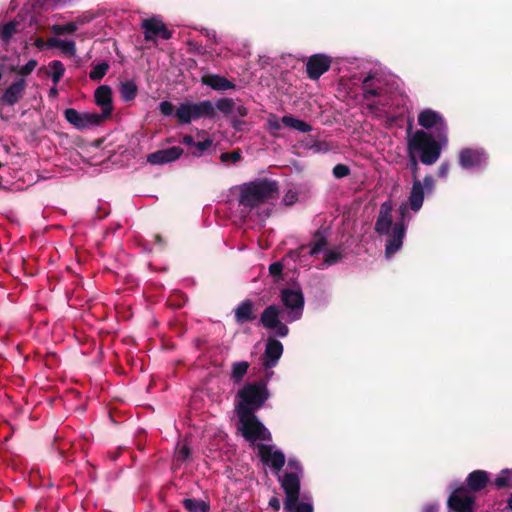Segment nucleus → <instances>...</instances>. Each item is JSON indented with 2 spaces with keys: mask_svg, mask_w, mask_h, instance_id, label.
<instances>
[{
  "mask_svg": "<svg viewBox=\"0 0 512 512\" xmlns=\"http://www.w3.org/2000/svg\"><path fill=\"white\" fill-rule=\"evenodd\" d=\"M418 123L426 129L434 128L439 134H445L446 124L439 113L431 109H426L420 112L418 116Z\"/></svg>",
  "mask_w": 512,
  "mask_h": 512,
  "instance_id": "dca6fc26",
  "label": "nucleus"
},
{
  "mask_svg": "<svg viewBox=\"0 0 512 512\" xmlns=\"http://www.w3.org/2000/svg\"><path fill=\"white\" fill-rule=\"evenodd\" d=\"M283 270V265L280 262H274L269 266V272L273 276H278Z\"/></svg>",
  "mask_w": 512,
  "mask_h": 512,
  "instance_id": "49530a36",
  "label": "nucleus"
},
{
  "mask_svg": "<svg viewBox=\"0 0 512 512\" xmlns=\"http://www.w3.org/2000/svg\"><path fill=\"white\" fill-rule=\"evenodd\" d=\"M474 498L465 488H459L452 492L448 499V506L456 512H472Z\"/></svg>",
  "mask_w": 512,
  "mask_h": 512,
  "instance_id": "4468645a",
  "label": "nucleus"
},
{
  "mask_svg": "<svg viewBox=\"0 0 512 512\" xmlns=\"http://www.w3.org/2000/svg\"><path fill=\"white\" fill-rule=\"evenodd\" d=\"M182 143H184L186 145H195V142H194L192 136H189V135H185L182 138Z\"/></svg>",
  "mask_w": 512,
  "mask_h": 512,
  "instance_id": "603ef678",
  "label": "nucleus"
},
{
  "mask_svg": "<svg viewBox=\"0 0 512 512\" xmlns=\"http://www.w3.org/2000/svg\"><path fill=\"white\" fill-rule=\"evenodd\" d=\"M268 392L265 384H248L244 386L239 392V403L236 406L237 415H241L242 409L246 412L254 413L260 408L268 398Z\"/></svg>",
  "mask_w": 512,
  "mask_h": 512,
  "instance_id": "423d86ee",
  "label": "nucleus"
},
{
  "mask_svg": "<svg viewBox=\"0 0 512 512\" xmlns=\"http://www.w3.org/2000/svg\"><path fill=\"white\" fill-rule=\"evenodd\" d=\"M301 468L296 461H289L287 471L279 481L286 494L284 509L287 512H313V505L310 501L298 502L300 492Z\"/></svg>",
  "mask_w": 512,
  "mask_h": 512,
  "instance_id": "f03ea898",
  "label": "nucleus"
},
{
  "mask_svg": "<svg viewBox=\"0 0 512 512\" xmlns=\"http://www.w3.org/2000/svg\"><path fill=\"white\" fill-rule=\"evenodd\" d=\"M238 111H239V114H240L241 116H246V115H247V113H248V111H247V109H246L245 107H239V108H238Z\"/></svg>",
  "mask_w": 512,
  "mask_h": 512,
  "instance_id": "5fc2aeb1",
  "label": "nucleus"
},
{
  "mask_svg": "<svg viewBox=\"0 0 512 512\" xmlns=\"http://www.w3.org/2000/svg\"><path fill=\"white\" fill-rule=\"evenodd\" d=\"M446 142V134H438V140H435L427 132L418 130L408 139V152L409 155H418L423 164L432 165L439 159L441 146Z\"/></svg>",
  "mask_w": 512,
  "mask_h": 512,
  "instance_id": "7ed1b4c3",
  "label": "nucleus"
},
{
  "mask_svg": "<svg viewBox=\"0 0 512 512\" xmlns=\"http://www.w3.org/2000/svg\"><path fill=\"white\" fill-rule=\"evenodd\" d=\"M252 313L253 304L250 301H244L237 307L235 317L238 322H245L254 318Z\"/></svg>",
  "mask_w": 512,
  "mask_h": 512,
  "instance_id": "cd10ccee",
  "label": "nucleus"
},
{
  "mask_svg": "<svg viewBox=\"0 0 512 512\" xmlns=\"http://www.w3.org/2000/svg\"><path fill=\"white\" fill-rule=\"evenodd\" d=\"M508 506L510 509H512V495L509 497Z\"/></svg>",
  "mask_w": 512,
  "mask_h": 512,
  "instance_id": "13d9d810",
  "label": "nucleus"
},
{
  "mask_svg": "<svg viewBox=\"0 0 512 512\" xmlns=\"http://www.w3.org/2000/svg\"><path fill=\"white\" fill-rule=\"evenodd\" d=\"M216 106H217L218 110H220L224 113H229L232 110L233 101L231 99H223V100H220Z\"/></svg>",
  "mask_w": 512,
  "mask_h": 512,
  "instance_id": "37998d69",
  "label": "nucleus"
},
{
  "mask_svg": "<svg viewBox=\"0 0 512 512\" xmlns=\"http://www.w3.org/2000/svg\"><path fill=\"white\" fill-rule=\"evenodd\" d=\"M50 94H51V95H54V96H55V95H57V89H56V86H55V85H54V87H53V88H51V90H50Z\"/></svg>",
  "mask_w": 512,
  "mask_h": 512,
  "instance_id": "4d7b16f0",
  "label": "nucleus"
},
{
  "mask_svg": "<svg viewBox=\"0 0 512 512\" xmlns=\"http://www.w3.org/2000/svg\"><path fill=\"white\" fill-rule=\"evenodd\" d=\"M18 24L16 22H9L5 24L1 30V38L3 41L8 42L13 34L17 32Z\"/></svg>",
  "mask_w": 512,
  "mask_h": 512,
  "instance_id": "c9c22d12",
  "label": "nucleus"
},
{
  "mask_svg": "<svg viewBox=\"0 0 512 512\" xmlns=\"http://www.w3.org/2000/svg\"><path fill=\"white\" fill-rule=\"evenodd\" d=\"M37 65H38L37 61L34 59H31L23 66L12 67L11 71L15 72L16 74L21 75V76H28L35 70Z\"/></svg>",
  "mask_w": 512,
  "mask_h": 512,
  "instance_id": "2f4dec72",
  "label": "nucleus"
},
{
  "mask_svg": "<svg viewBox=\"0 0 512 512\" xmlns=\"http://www.w3.org/2000/svg\"><path fill=\"white\" fill-rule=\"evenodd\" d=\"M249 364L246 361L236 362L232 367V378L235 381H240L242 377L247 373Z\"/></svg>",
  "mask_w": 512,
  "mask_h": 512,
  "instance_id": "473e14b6",
  "label": "nucleus"
},
{
  "mask_svg": "<svg viewBox=\"0 0 512 512\" xmlns=\"http://www.w3.org/2000/svg\"><path fill=\"white\" fill-rule=\"evenodd\" d=\"M409 156H410V160H411V163H412V167H413L414 173L416 174V171H417V168H418V163H417V160H416V155H409Z\"/></svg>",
  "mask_w": 512,
  "mask_h": 512,
  "instance_id": "864d4df0",
  "label": "nucleus"
},
{
  "mask_svg": "<svg viewBox=\"0 0 512 512\" xmlns=\"http://www.w3.org/2000/svg\"><path fill=\"white\" fill-rule=\"evenodd\" d=\"M325 245H326V241L324 238L321 237V238L317 239L314 242L313 246L310 248L309 254L316 255V254L320 253L324 249Z\"/></svg>",
  "mask_w": 512,
  "mask_h": 512,
  "instance_id": "79ce46f5",
  "label": "nucleus"
},
{
  "mask_svg": "<svg viewBox=\"0 0 512 512\" xmlns=\"http://www.w3.org/2000/svg\"><path fill=\"white\" fill-rule=\"evenodd\" d=\"M392 94L391 87L386 86L384 88L380 85L379 80H373L371 85L368 79L364 81V97L369 101L371 107L378 108V106H387Z\"/></svg>",
  "mask_w": 512,
  "mask_h": 512,
  "instance_id": "9d476101",
  "label": "nucleus"
},
{
  "mask_svg": "<svg viewBox=\"0 0 512 512\" xmlns=\"http://www.w3.org/2000/svg\"><path fill=\"white\" fill-rule=\"evenodd\" d=\"M485 160V154L480 150L465 149L460 153V164L463 168L479 167Z\"/></svg>",
  "mask_w": 512,
  "mask_h": 512,
  "instance_id": "4be33fe9",
  "label": "nucleus"
},
{
  "mask_svg": "<svg viewBox=\"0 0 512 512\" xmlns=\"http://www.w3.org/2000/svg\"><path fill=\"white\" fill-rule=\"evenodd\" d=\"M488 482V474L482 470L472 472L467 479L468 486L472 491L483 489Z\"/></svg>",
  "mask_w": 512,
  "mask_h": 512,
  "instance_id": "393cba45",
  "label": "nucleus"
},
{
  "mask_svg": "<svg viewBox=\"0 0 512 512\" xmlns=\"http://www.w3.org/2000/svg\"><path fill=\"white\" fill-rule=\"evenodd\" d=\"M283 353V345L280 341L269 338L266 343L263 366L266 369L274 367Z\"/></svg>",
  "mask_w": 512,
  "mask_h": 512,
  "instance_id": "aec40b11",
  "label": "nucleus"
},
{
  "mask_svg": "<svg viewBox=\"0 0 512 512\" xmlns=\"http://www.w3.org/2000/svg\"><path fill=\"white\" fill-rule=\"evenodd\" d=\"M34 45H35L38 49L42 50V49H44V47H47V41H46V42H44L42 38H37V39L35 40V42H34Z\"/></svg>",
  "mask_w": 512,
  "mask_h": 512,
  "instance_id": "8fccbe9b",
  "label": "nucleus"
},
{
  "mask_svg": "<svg viewBox=\"0 0 512 512\" xmlns=\"http://www.w3.org/2000/svg\"><path fill=\"white\" fill-rule=\"evenodd\" d=\"M95 104L101 109V116L108 120L114 110L112 89L107 85L99 86L94 92Z\"/></svg>",
  "mask_w": 512,
  "mask_h": 512,
  "instance_id": "2eb2a0df",
  "label": "nucleus"
},
{
  "mask_svg": "<svg viewBox=\"0 0 512 512\" xmlns=\"http://www.w3.org/2000/svg\"><path fill=\"white\" fill-rule=\"evenodd\" d=\"M93 19V15L91 13H84L78 16L75 21L78 24V27L90 22Z\"/></svg>",
  "mask_w": 512,
  "mask_h": 512,
  "instance_id": "a18cd8bd",
  "label": "nucleus"
},
{
  "mask_svg": "<svg viewBox=\"0 0 512 512\" xmlns=\"http://www.w3.org/2000/svg\"><path fill=\"white\" fill-rule=\"evenodd\" d=\"M109 69V65L105 62L100 63L92 68L89 73V77L91 80H100L102 79Z\"/></svg>",
  "mask_w": 512,
  "mask_h": 512,
  "instance_id": "f704fd0d",
  "label": "nucleus"
},
{
  "mask_svg": "<svg viewBox=\"0 0 512 512\" xmlns=\"http://www.w3.org/2000/svg\"><path fill=\"white\" fill-rule=\"evenodd\" d=\"M280 309L275 305L268 306L261 315L262 325L273 331L279 337H285L288 334V327L280 321Z\"/></svg>",
  "mask_w": 512,
  "mask_h": 512,
  "instance_id": "f8f14e48",
  "label": "nucleus"
},
{
  "mask_svg": "<svg viewBox=\"0 0 512 512\" xmlns=\"http://www.w3.org/2000/svg\"><path fill=\"white\" fill-rule=\"evenodd\" d=\"M243 437L257 448V444L270 442L271 434L268 429L257 419L254 413L242 409L238 415Z\"/></svg>",
  "mask_w": 512,
  "mask_h": 512,
  "instance_id": "39448f33",
  "label": "nucleus"
},
{
  "mask_svg": "<svg viewBox=\"0 0 512 512\" xmlns=\"http://www.w3.org/2000/svg\"><path fill=\"white\" fill-rule=\"evenodd\" d=\"M78 24L76 21H71L66 24H55L51 27V32L55 35L72 34L78 30Z\"/></svg>",
  "mask_w": 512,
  "mask_h": 512,
  "instance_id": "7c9ffc66",
  "label": "nucleus"
},
{
  "mask_svg": "<svg viewBox=\"0 0 512 512\" xmlns=\"http://www.w3.org/2000/svg\"><path fill=\"white\" fill-rule=\"evenodd\" d=\"M183 505L189 512H209V505L203 500L185 499Z\"/></svg>",
  "mask_w": 512,
  "mask_h": 512,
  "instance_id": "c85d7f7f",
  "label": "nucleus"
},
{
  "mask_svg": "<svg viewBox=\"0 0 512 512\" xmlns=\"http://www.w3.org/2000/svg\"><path fill=\"white\" fill-rule=\"evenodd\" d=\"M393 205L391 201L382 203L375 224V230L382 235H388L385 254L387 258L394 255L403 244L406 228L402 222L392 224Z\"/></svg>",
  "mask_w": 512,
  "mask_h": 512,
  "instance_id": "f257e3e1",
  "label": "nucleus"
},
{
  "mask_svg": "<svg viewBox=\"0 0 512 512\" xmlns=\"http://www.w3.org/2000/svg\"><path fill=\"white\" fill-rule=\"evenodd\" d=\"M183 153L180 147H171L151 153L147 157V161L153 165L166 164L177 160Z\"/></svg>",
  "mask_w": 512,
  "mask_h": 512,
  "instance_id": "412c9836",
  "label": "nucleus"
},
{
  "mask_svg": "<svg viewBox=\"0 0 512 512\" xmlns=\"http://www.w3.org/2000/svg\"><path fill=\"white\" fill-rule=\"evenodd\" d=\"M341 255L336 250L325 251L324 261L327 265L334 264L340 259Z\"/></svg>",
  "mask_w": 512,
  "mask_h": 512,
  "instance_id": "ea45409f",
  "label": "nucleus"
},
{
  "mask_svg": "<svg viewBox=\"0 0 512 512\" xmlns=\"http://www.w3.org/2000/svg\"><path fill=\"white\" fill-rule=\"evenodd\" d=\"M26 87L27 81L24 78L16 79L5 89L2 102L9 106L16 104L24 95Z\"/></svg>",
  "mask_w": 512,
  "mask_h": 512,
  "instance_id": "a211bd4d",
  "label": "nucleus"
},
{
  "mask_svg": "<svg viewBox=\"0 0 512 512\" xmlns=\"http://www.w3.org/2000/svg\"><path fill=\"white\" fill-rule=\"evenodd\" d=\"M119 91L121 98L128 102L135 99L137 96L138 88L134 81L128 80L121 83Z\"/></svg>",
  "mask_w": 512,
  "mask_h": 512,
  "instance_id": "bb28decb",
  "label": "nucleus"
},
{
  "mask_svg": "<svg viewBox=\"0 0 512 512\" xmlns=\"http://www.w3.org/2000/svg\"><path fill=\"white\" fill-rule=\"evenodd\" d=\"M159 109L164 116H170L173 114L174 111L173 105L168 101L161 102L159 105Z\"/></svg>",
  "mask_w": 512,
  "mask_h": 512,
  "instance_id": "c03bdc74",
  "label": "nucleus"
},
{
  "mask_svg": "<svg viewBox=\"0 0 512 512\" xmlns=\"http://www.w3.org/2000/svg\"><path fill=\"white\" fill-rule=\"evenodd\" d=\"M201 81L204 85H207L217 91H225L234 88V84L232 82L219 75H204Z\"/></svg>",
  "mask_w": 512,
  "mask_h": 512,
  "instance_id": "5701e85b",
  "label": "nucleus"
},
{
  "mask_svg": "<svg viewBox=\"0 0 512 512\" xmlns=\"http://www.w3.org/2000/svg\"><path fill=\"white\" fill-rule=\"evenodd\" d=\"M349 173H350L349 168L344 164H337L333 168V174L336 178H343V177L349 175Z\"/></svg>",
  "mask_w": 512,
  "mask_h": 512,
  "instance_id": "a19ab883",
  "label": "nucleus"
},
{
  "mask_svg": "<svg viewBox=\"0 0 512 512\" xmlns=\"http://www.w3.org/2000/svg\"><path fill=\"white\" fill-rule=\"evenodd\" d=\"M221 161L222 162H232V163H236L237 161L240 160L241 158V153L239 151H233V152H228V153H222L221 156Z\"/></svg>",
  "mask_w": 512,
  "mask_h": 512,
  "instance_id": "58836bf2",
  "label": "nucleus"
},
{
  "mask_svg": "<svg viewBox=\"0 0 512 512\" xmlns=\"http://www.w3.org/2000/svg\"><path fill=\"white\" fill-rule=\"evenodd\" d=\"M281 122L283 125L292 128L294 130H297L299 132L307 133L312 130V127L307 122L297 119L291 115H286L281 118Z\"/></svg>",
  "mask_w": 512,
  "mask_h": 512,
  "instance_id": "a878e982",
  "label": "nucleus"
},
{
  "mask_svg": "<svg viewBox=\"0 0 512 512\" xmlns=\"http://www.w3.org/2000/svg\"><path fill=\"white\" fill-rule=\"evenodd\" d=\"M190 455V448L185 440L179 441L175 451L177 461H185Z\"/></svg>",
  "mask_w": 512,
  "mask_h": 512,
  "instance_id": "72a5a7b5",
  "label": "nucleus"
},
{
  "mask_svg": "<svg viewBox=\"0 0 512 512\" xmlns=\"http://www.w3.org/2000/svg\"><path fill=\"white\" fill-rule=\"evenodd\" d=\"M257 453L261 462L271 468L276 474L285 464V456L282 451L277 449L274 445L259 443L257 444Z\"/></svg>",
  "mask_w": 512,
  "mask_h": 512,
  "instance_id": "9b49d317",
  "label": "nucleus"
},
{
  "mask_svg": "<svg viewBox=\"0 0 512 512\" xmlns=\"http://www.w3.org/2000/svg\"><path fill=\"white\" fill-rule=\"evenodd\" d=\"M64 117L68 123L78 130L91 129L102 125L104 119L100 113L97 112H78L74 108H68L64 111Z\"/></svg>",
  "mask_w": 512,
  "mask_h": 512,
  "instance_id": "6e6552de",
  "label": "nucleus"
},
{
  "mask_svg": "<svg viewBox=\"0 0 512 512\" xmlns=\"http://www.w3.org/2000/svg\"><path fill=\"white\" fill-rule=\"evenodd\" d=\"M281 300L287 310L286 320L292 322L300 319L304 298L299 288H287L281 292Z\"/></svg>",
  "mask_w": 512,
  "mask_h": 512,
  "instance_id": "1a4fd4ad",
  "label": "nucleus"
},
{
  "mask_svg": "<svg viewBox=\"0 0 512 512\" xmlns=\"http://www.w3.org/2000/svg\"><path fill=\"white\" fill-rule=\"evenodd\" d=\"M48 67L50 69V76L52 78V81L56 86L60 79L64 76L65 67L63 63L58 60H54L51 63H49Z\"/></svg>",
  "mask_w": 512,
  "mask_h": 512,
  "instance_id": "c756f323",
  "label": "nucleus"
},
{
  "mask_svg": "<svg viewBox=\"0 0 512 512\" xmlns=\"http://www.w3.org/2000/svg\"><path fill=\"white\" fill-rule=\"evenodd\" d=\"M434 188V179L431 176H425L423 181L414 179L409 196V204L412 210L418 211L423 204L425 193L432 192Z\"/></svg>",
  "mask_w": 512,
  "mask_h": 512,
  "instance_id": "ddd939ff",
  "label": "nucleus"
},
{
  "mask_svg": "<svg viewBox=\"0 0 512 512\" xmlns=\"http://www.w3.org/2000/svg\"><path fill=\"white\" fill-rule=\"evenodd\" d=\"M47 47L58 48L67 56L73 57L76 54V44L73 40L51 37L47 40Z\"/></svg>",
  "mask_w": 512,
  "mask_h": 512,
  "instance_id": "b1692460",
  "label": "nucleus"
},
{
  "mask_svg": "<svg viewBox=\"0 0 512 512\" xmlns=\"http://www.w3.org/2000/svg\"><path fill=\"white\" fill-rule=\"evenodd\" d=\"M449 171V166L447 164H441L439 167V176L446 177Z\"/></svg>",
  "mask_w": 512,
  "mask_h": 512,
  "instance_id": "09e8293b",
  "label": "nucleus"
},
{
  "mask_svg": "<svg viewBox=\"0 0 512 512\" xmlns=\"http://www.w3.org/2000/svg\"><path fill=\"white\" fill-rule=\"evenodd\" d=\"M269 504L275 510H279V508H280V501L276 497L271 498L269 501Z\"/></svg>",
  "mask_w": 512,
  "mask_h": 512,
  "instance_id": "3c124183",
  "label": "nucleus"
},
{
  "mask_svg": "<svg viewBox=\"0 0 512 512\" xmlns=\"http://www.w3.org/2000/svg\"><path fill=\"white\" fill-rule=\"evenodd\" d=\"M424 512H436V507L433 505L427 506Z\"/></svg>",
  "mask_w": 512,
  "mask_h": 512,
  "instance_id": "6e6d98bb",
  "label": "nucleus"
},
{
  "mask_svg": "<svg viewBox=\"0 0 512 512\" xmlns=\"http://www.w3.org/2000/svg\"><path fill=\"white\" fill-rule=\"evenodd\" d=\"M400 209H401V213H404V210L406 209V205H402Z\"/></svg>",
  "mask_w": 512,
  "mask_h": 512,
  "instance_id": "bf43d9fd",
  "label": "nucleus"
},
{
  "mask_svg": "<svg viewBox=\"0 0 512 512\" xmlns=\"http://www.w3.org/2000/svg\"><path fill=\"white\" fill-rule=\"evenodd\" d=\"M495 486L498 488L509 487L510 486V476L509 471L503 470L494 481Z\"/></svg>",
  "mask_w": 512,
  "mask_h": 512,
  "instance_id": "e433bc0d",
  "label": "nucleus"
},
{
  "mask_svg": "<svg viewBox=\"0 0 512 512\" xmlns=\"http://www.w3.org/2000/svg\"><path fill=\"white\" fill-rule=\"evenodd\" d=\"M283 123L277 118L276 115H270L267 119V127L272 134H275L281 129Z\"/></svg>",
  "mask_w": 512,
  "mask_h": 512,
  "instance_id": "4c0bfd02",
  "label": "nucleus"
},
{
  "mask_svg": "<svg viewBox=\"0 0 512 512\" xmlns=\"http://www.w3.org/2000/svg\"><path fill=\"white\" fill-rule=\"evenodd\" d=\"M330 64L331 61L327 56L314 55L310 57L306 65L308 76L311 79H318L322 74L328 71Z\"/></svg>",
  "mask_w": 512,
  "mask_h": 512,
  "instance_id": "6ab92c4d",
  "label": "nucleus"
},
{
  "mask_svg": "<svg viewBox=\"0 0 512 512\" xmlns=\"http://www.w3.org/2000/svg\"><path fill=\"white\" fill-rule=\"evenodd\" d=\"M215 115V108L211 101L205 100L198 103H182L176 109L175 116L182 124H188L199 118H212Z\"/></svg>",
  "mask_w": 512,
  "mask_h": 512,
  "instance_id": "0eeeda50",
  "label": "nucleus"
},
{
  "mask_svg": "<svg viewBox=\"0 0 512 512\" xmlns=\"http://www.w3.org/2000/svg\"><path fill=\"white\" fill-rule=\"evenodd\" d=\"M146 40H155L160 37L162 39H169L171 32L165 27L162 21L151 18L144 20L142 23Z\"/></svg>",
  "mask_w": 512,
  "mask_h": 512,
  "instance_id": "f3484780",
  "label": "nucleus"
},
{
  "mask_svg": "<svg viewBox=\"0 0 512 512\" xmlns=\"http://www.w3.org/2000/svg\"><path fill=\"white\" fill-rule=\"evenodd\" d=\"M212 145V141L210 139H206L204 141L196 142L195 147L199 152H203L208 149Z\"/></svg>",
  "mask_w": 512,
  "mask_h": 512,
  "instance_id": "de8ad7c7",
  "label": "nucleus"
},
{
  "mask_svg": "<svg viewBox=\"0 0 512 512\" xmlns=\"http://www.w3.org/2000/svg\"><path fill=\"white\" fill-rule=\"evenodd\" d=\"M239 203L248 208L276 199L278 187L275 182L269 180H258L245 183L239 187Z\"/></svg>",
  "mask_w": 512,
  "mask_h": 512,
  "instance_id": "20e7f679",
  "label": "nucleus"
}]
</instances>
